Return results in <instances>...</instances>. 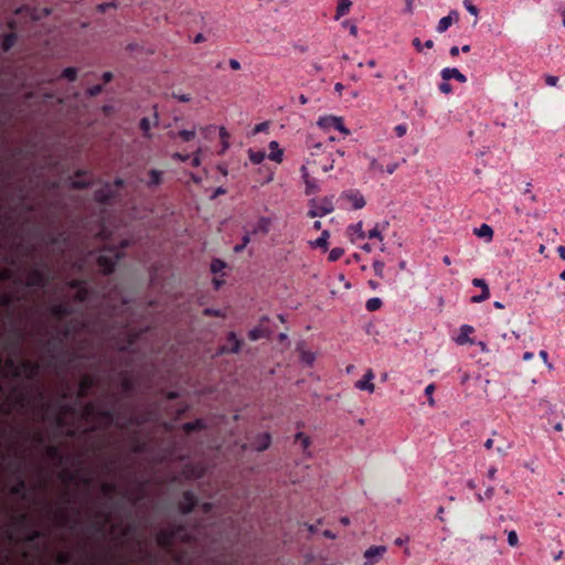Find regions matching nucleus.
Segmentation results:
<instances>
[{"instance_id":"1","label":"nucleus","mask_w":565,"mask_h":565,"mask_svg":"<svg viewBox=\"0 0 565 565\" xmlns=\"http://www.w3.org/2000/svg\"><path fill=\"white\" fill-rule=\"evenodd\" d=\"M38 372V366L25 360H13L8 359L6 365H2V359L0 358V375H21L26 373L28 376H34Z\"/></svg>"},{"instance_id":"2","label":"nucleus","mask_w":565,"mask_h":565,"mask_svg":"<svg viewBox=\"0 0 565 565\" xmlns=\"http://www.w3.org/2000/svg\"><path fill=\"white\" fill-rule=\"evenodd\" d=\"M121 257L120 253L116 248H103L97 257L98 266L105 274L111 273L115 265Z\"/></svg>"},{"instance_id":"3","label":"nucleus","mask_w":565,"mask_h":565,"mask_svg":"<svg viewBox=\"0 0 565 565\" xmlns=\"http://www.w3.org/2000/svg\"><path fill=\"white\" fill-rule=\"evenodd\" d=\"M334 210L332 198H323L319 203L311 201V209L308 211L310 217L324 216Z\"/></svg>"},{"instance_id":"4","label":"nucleus","mask_w":565,"mask_h":565,"mask_svg":"<svg viewBox=\"0 0 565 565\" xmlns=\"http://www.w3.org/2000/svg\"><path fill=\"white\" fill-rule=\"evenodd\" d=\"M317 124L323 129L334 128L345 136L350 135V130L343 125L342 117L324 116L319 118Z\"/></svg>"},{"instance_id":"5","label":"nucleus","mask_w":565,"mask_h":565,"mask_svg":"<svg viewBox=\"0 0 565 565\" xmlns=\"http://www.w3.org/2000/svg\"><path fill=\"white\" fill-rule=\"evenodd\" d=\"M385 553L386 546L384 545H373L369 547L363 554L364 565H374L383 557Z\"/></svg>"},{"instance_id":"6","label":"nucleus","mask_w":565,"mask_h":565,"mask_svg":"<svg viewBox=\"0 0 565 565\" xmlns=\"http://www.w3.org/2000/svg\"><path fill=\"white\" fill-rule=\"evenodd\" d=\"M268 320L269 318L267 316L262 317L259 326L248 332V338L252 341H257L262 338H269L273 334L274 331L264 326V322Z\"/></svg>"},{"instance_id":"7","label":"nucleus","mask_w":565,"mask_h":565,"mask_svg":"<svg viewBox=\"0 0 565 565\" xmlns=\"http://www.w3.org/2000/svg\"><path fill=\"white\" fill-rule=\"evenodd\" d=\"M374 373L371 369H369L365 374L363 375V379L359 380L355 383V387L361 391H366L369 393H373L375 390V385L373 384L374 380Z\"/></svg>"},{"instance_id":"8","label":"nucleus","mask_w":565,"mask_h":565,"mask_svg":"<svg viewBox=\"0 0 565 565\" xmlns=\"http://www.w3.org/2000/svg\"><path fill=\"white\" fill-rule=\"evenodd\" d=\"M459 14L456 10H451L447 17H444L439 20L437 25V32L444 33L446 32L452 23L458 22Z\"/></svg>"},{"instance_id":"9","label":"nucleus","mask_w":565,"mask_h":565,"mask_svg":"<svg viewBox=\"0 0 565 565\" xmlns=\"http://www.w3.org/2000/svg\"><path fill=\"white\" fill-rule=\"evenodd\" d=\"M473 332V327L469 324H462L459 330V334L456 338V343L459 345L463 344H473V340L470 338V334Z\"/></svg>"},{"instance_id":"10","label":"nucleus","mask_w":565,"mask_h":565,"mask_svg":"<svg viewBox=\"0 0 565 565\" xmlns=\"http://www.w3.org/2000/svg\"><path fill=\"white\" fill-rule=\"evenodd\" d=\"M441 77L444 81H449L451 78L457 79L460 83H466L467 77L456 67H446L441 71Z\"/></svg>"},{"instance_id":"11","label":"nucleus","mask_w":565,"mask_h":565,"mask_svg":"<svg viewBox=\"0 0 565 565\" xmlns=\"http://www.w3.org/2000/svg\"><path fill=\"white\" fill-rule=\"evenodd\" d=\"M270 225H271V220L269 217L262 216L258 218L257 223L253 227L252 233L266 235L270 230Z\"/></svg>"},{"instance_id":"12","label":"nucleus","mask_w":565,"mask_h":565,"mask_svg":"<svg viewBox=\"0 0 565 565\" xmlns=\"http://www.w3.org/2000/svg\"><path fill=\"white\" fill-rule=\"evenodd\" d=\"M158 124H159V116L157 113H154V115H153V120H151L147 117H143L140 120V129L142 130L143 136L147 138H150L151 137V134H150L151 127L157 126Z\"/></svg>"},{"instance_id":"13","label":"nucleus","mask_w":565,"mask_h":565,"mask_svg":"<svg viewBox=\"0 0 565 565\" xmlns=\"http://www.w3.org/2000/svg\"><path fill=\"white\" fill-rule=\"evenodd\" d=\"M342 196L349 200L355 210H360L365 206V200L359 192H347L343 193Z\"/></svg>"},{"instance_id":"14","label":"nucleus","mask_w":565,"mask_h":565,"mask_svg":"<svg viewBox=\"0 0 565 565\" xmlns=\"http://www.w3.org/2000/svg\"><path fill=\"white\" fill-rule=\"evenodd\" d=\"M228 342L232 344L230 349L222 348L220 350V353L231 352V353H238L241 351L242 341L237 338L235 332H230L227 335Z\"/></svg>"},{"instance_id":"15","label":"nucleus","mask_w":565,"mask_h":565,"mask_svg":"<svg viewBox=\"0 0 565 565\" xmlns=\"http://www.w3.org/2000/svg\"><path fill=\"white\" fill-rule=\"evenodd\" d=\"M269 154L268 158L277 163H280L284 158V151L280 149L279 143L276 140L269 142Z\"/></svg>"},{"instance_id":"16","label":"nucleus","mask_w":565,"mask_h":565,"mask_svg":"<svg viewBox=\"0 0 565 565\" xmlns=\"http://www.w3.org/2000/svg\"><path fill=\"white\" fill-rule=\"evenodd\" d=\"M475 235L480 238H484L487 242H491L493 237V230L488 224H482L480 227L473 230Z\"/></svg>"},{"instance_id":"17","label":"nucleus","mask_w":565,"mask_h":565,"mask_svg":"<svg viewBox=\"0 0 565 565\" xmlns=\"http://www.w3.org/2000/svg\"><path fill=\"white\" fill-rule=\"evenodd\" d=\"M196 501L194 495L191 492H185L183 495V501L181 503V509L183 513H189L195 507Z\"/></svg>"},{"instance_id":"18","label":"nucleus","mask_w":565,"mask_h":565,"mask_svg":"<svg viewBox=\"0 0 565 565\" xmlns=\"http://www.w3.org/2000/svg\"><path fill=\"white\" fill-rule=\"evenodd\" d=\"M45 282V277L40 270H34L29 277H28V285L29 286H43Z\"/></svg>"},{"instance_id":"19","label":"nucleus","mask_w":565,"mask_h":565,"mask_svg":"<svg viewBox=\"0 0 565 565\" xmlns=\"http://www.w3.org/2000/svg\"><path fill=\"white\" fill-rule=\"evenodd\" d=\"M511 447H512V445L508 440H505L504 438H500L499 440H497L495 452L500 457H504V456H507V454L511 449Z\"/></svg>"},{"instance_id":"20","label":"nucleus","mask_w":565,"mask_h":565,"mask_svg":"<svg viewBox=\"0 0 565 565\" xmlns=\"http://www.w3.org/2000/svg\"><path fill=\"white\" fill-rule=\"evenodd\" d=\"M175 533L173 532H161L158 537L157 542L162 547H169Z\"/></svg>"},{"instance_id":"21","label":"nucleus","mask_w":565,"mask_h":565,"mask_svg":"<svg viewBox=\"0 0 565 565\" xmlns=\"http://www.w3.org/2000/svg\"><path fill=\"white\" fill-rule=\"evenodd\" d=\"M113 196V190L109 185H106L95 193V199L99 202H106Z\"/></svg>"},{"instance_id":"22","label":"nucleus","mask_w":565,"mask_h":565,"mask_svg":"<svg viewBox=\"0 0 565 565\" xmlns=\"http://www.w3.org/2000/svg\"><path fill=\"white\" fill-rule=\"evenodd\" d=\"M72 287L77 290V299L84 301L87 298V290L83 281L74 280Z\"/></svg>"},{"instance_id":"23","label":"nucleus","mask_w":565,"mask_h":565,"mask_svg":"<svg viewBox=\"0 0 565 565\" xmlns=\"http://www.w3.org/2000/svg\"><path fill=\"white\" fill-rule=\"evenodd\" d=\"M352 6V0H340L337 7V15L335 18L339 19L340 17L347 14L350 10V7Z\"/></svg>"},{"instance_id":"24","label":"nucleus","mask_w":565,"mask_h":565,"mask_svg":"<svg viewBox=\"0 0 565 565\" xmlns=\"http://www.w3.org/2000/svg\"><path fill=\"white\" fill-rule=\"evenodd\" d=\"M329 236H330L329 231L324 230V231L321 233L320 237H318L316 241L311 242V245H312L313 247H321V248L327 249V247H328V238H329Z\"/></svg>"},{"instance_id":"25","label":"nucleus","mask_w":565,"mask_h":565,"mask_svg":"<svg viewBox=\"0 0 565 565\" xmlns=\"http://www.w3.org/2000/svg\"><path fill=\"white\" fill-rule=\"evenodd\" d=\"M162 180V172L156 169L150 170L149 172V186H157L161 183Z\"/></svg>"},{"instance_id":"26","label":"nucleus","mask_w":565,"mask_h":565,"mask_svg":"<svg viewBox=\"0 0 565 565\" xmlns=\"http://www.w3.org/2000/svg\"><path fill=\"white\" fill-rule=\"evenodd\" d=\"M11 493L15 495H21L22 498L25 497V482L23 479H19L12 487H11Z\"/></svg>"},{"instance_id":"27","label":"nucleus","mask_w":565,"mask_h":565,"mask_svg":"<svg viewBox=\"0 0 565 565\" xmlns=\"http://www.w3.org/2000/svg\"><path fill=\"white\" fill-rule=\"evenodd\" d=\"M248 157L254 164H259L264 161L266 153L264 151L248 150Z\"/></svg>"},{"instance_id":"28","label":"nucleus","mask_w":565,"mask_h":565,"mask_svg":"<svg viewBox=\"0 0 565 565\" xmlns=\"http://www.w3.org/2000/svg\"><path fill=\"white\" fill-rule=\"evenodd\" d=\"M270 445V435L264 434L259 437V443L255 446L258 451L265 450Z\"/></svg>"},{"instance_id":"29","label":"nucleus","mask_w":565,"mask_h":565,"mask_svg":"<svg viewBox=\"0 0 565 565\" xmlns=\"http://www.w3.org/2000/svg\"><path fill=\"white\" fill-rule=\"evenodd\" d=\"M324 148V145L322 142H311L308 143V150L310 152L311 157L318 156Z\"/></svg>"},{"instance_id":"30","label":"nucleus","mask_w":565,"mask_h":565,"mask_svg":"<svg viewBox=\"0 0 565 565\" xmlns=\"http://www.w3.org/2000/svg\"><path fill=\"white\" fill-rule=\"evenodd\" d=\"M62 77L71 81V82H74L77 77V68L75 67H66L65 70H63L62 72Z\"/></svg>"},{"instance_id":"31","label":"nucleus","mask_w":565,"mask_h":565,"mask_svg":"<svg viewBox=\"0 0 565 565\" xmlns=\"http://www.w3.org/2000/svg\"><path fill=\"white\" fill-rule=\"evenodd\" d=\"M382 306V300L380 298H371L366 301V309L369 311H375Z\"/></svg>"},{"instance_id":"32","label":"nucleus","mask_w":565,"mask_h":565,"mask_svg":"<svg viewBox=\"0 0 565 565\" xmlns=\"http://www.w3.org/2000/svg\"><path fill=\"white\" fill-rule=\"evenodd\" d=\"M370 170L376 173L384 172V166L375 158H371L370 160Z\"/></svg>"},{"instance_id":"33","label":"nucleus","mask_w":565,"mask_h":565,"mask_svg":"<svg viewBox=\"0 0 565 565\" xmlns=\"http://www.w3.org/2000/svg\"><path fill=\"white\" fill-rule=\"evenodd\" d=\"M93 382L88 376H84L79 384V394L84 396L87 390L92 386Z\"/></svg>"},{"instance_id":"34","label":"nucleus","mask_w":565,"mask_h":565,"mask_svg":"<svg viewBox=\"0 0 565 565\" xmlns=\"http://www.w3.org/2000/svg\"><path fill=\"white\" fill-rule=\"evenodd\" d=\"M67 312V307L64 305H55L52 307V313L54 317L61 319Z\"/></svg>"},{"instance_id":"35","label":"nucleus","mask_w":565,"mask_h":565,"mask_svg":"<svg viewBox=\"0 0 565 565\" xmlns=\"http://www.w3.org/2000/svg\"><path fill=\"white\" fill-rule=\"evenodd\" d=\"M493 494H494V488L489 487V488H487V490L484 491L483 494L477 493L476 497L479 502H482L484 500H490L493 497Z\"/></svg>"},{"instance_id":"36","label":"nucleus","mask_w":565,"mask_h":565,"mask_svg":"<svg viewBox=\"0 0 565 565\" xmlns=\"http://www.w3.org/2000/svg\"><path fill=\"white\" fill-rule=\"evenodd\" d=\"M351 228L356 234L358 238L364 239L366 237L365 232L363 231V224L362 222H358L356 224L352 225Z\"/></svg>"},{"instance_id":"37","label":"nucleus","mask_w":565,"mask_h":565,"mask_svg":"<svg viewBox=\"0 0 565 565\" xmlns=\"http://www.w3.org/2000/svg\"><path fill=\"white\" fill-rule=\"evenodd\" d=\"M344 254V249L341 247L332 248L329 253V260L335 262Z\"/></svg>"},{"instance_id":"38","label":"nucleus","mask_w":565,"mask_h":565,"mask_svg":"<svg viewBox=\"0 0 565 565\" xmlns=\"http://www.w3.org/2000/svg\"><path fill=\"white\" fill-rule=\"evenodd\" d=\"M15 42L14 34H7L3 39L2 46L4 51H8Z\"/></svg>"},{"instance_id":"39","label":"nucleus","mask_w":565,"mask_h":565,"mask_svg":"<svg viewBox=\"0 0 565 565\" xmlns=\"http://www.w3.org/2000/svg\"><path fill=\"white\" fill-rule=\"evenodd\" d=\"M463 7L466 8V10L475 15V17H478L479 14V10L478 8L471 2V0H463Z\"/></svg>"},{"instance_id":"40","label":"nucleus","mask_w":565,"mask_h":565,"mask_svg":"<svg viewBox=\"0 0 565 565\" xmlns=\"http://www.w3.org/2000/svg\"><path fill=\"white\" fill-rule=\"evenodd\" d=\"M195 135H196V132L194 129H192V130L184 129L179 132V136L182 138L183 141H190V140L194 139Z\"/></svg>"},{"instance_id":"41","label":"nucleus","mask_w":565,"mask_h":565,"mask_svg":"<svg viewBox=\"0 0 565 565\" xmlns=\"http://www.w3.org/2000/svg\"><path fill=\"white\" fill-rule=\"evenodd\" d=\"M201 427H203V424H202V420H200V419L195 420V422H189L183 425V429L185 431H192V430H194L196 428H201Z\"/></svg>"},{"instance_id":"42","label":"nucleus","mask_w":565,"mask_h":565,"mask_svg":"<svg viewBox=\"0 0 565 565\" xmlns=\"http://www.w3.org/2000/svg\"><path fill=\"white\" fill-rule=\"evenodd\" d=\"M508 544L512 547H515L519 545V537L515 531H509L508 532Z\"/></svg>"},{"instance_id":"43","label":"nucleus","mask_w":565,"mask_h":565,"mask_svg":"<svg viewBox=\"0 0 565 565\" xmlns=\"http://www.w3.org/2000/svg\"><path fill=\"white\" fill-rule=\"evenodd\" d=\"M434 391H435V385H434V384H429V385H427V386H426V388H425V394H426V396L428 397V404H429L430 406H435V399H434V397H433V393H434Z\"/></svg>"},{"instance_id":"44","label":"nucleus","mask_w":565,"mask_h":565,"mask_svg":"<svg viewBox=\"0 0 565 565\" xmlns=\"http://www.w3.org/2000/svg\"><path fill=\"white\" fill-rule=\"evenodd\" d=\"M490 297V290H481L480 295L471 297L472 302H481Z\"/></svg>"},{"instance_id":"45","label":"nucleus","mask_w":565,"mask_h":565,"mask_svg":"<svg viewBox=\"0 0 565 565\" xmlns=\"http://www.w3.org/2000/svg\"><path fill=\"white\" fill-rule=\"evenodd\" d=\"M301 360H302L305 363H307V364H309V365H310V364H312V363H313V361L316 360V355H315V353H312V352L305 351V352H302V354H301Z\"/></svg>"},{"instance_id":"46","label":"nucleus","mask_w":565,"mask_h":565,"mask_svg":"<svg viewBox=\"0 0 565 565\" xmlns=\"http://www.w3.org/2000/svg\"><path fill=\"white\" fill-rule=\"evenodd\" d=\"M373 268H374L376 276L382 278L383 274H384V263L380 262V260H375L373 263Z\"/></svg>"},{"instance_id":"47","label":"nucleus","mask_w":565,"mask_h":565,"mask_svg":"<svg viewBox=\"0 0 565 565\" xmlns=\"http://www.w3.org/2000/svg\"><path fill=\"white\" fill-rule=\"evenodd\" d=\"M366 237H369V238H376L380 242L383 241L382 232H380L377 230V227H375V226L367 232Z\"/></svg>"},{"instance_id":"48","label":"nucleus","mask_w":565,"mask_h":565,"mask_svg":"<svg viewBox=\"0 0 565 565\" xmlns=\"http://www.w3.org/2000/svg\"><path fill=\"white\" fill-rule=\"evenodd\" d=\"M296 439L301 441L302 447L306 449L310 445V439L303 433H297Z\"/></svg>"},{"instance_id":"49","label":"nucleus","mask_w":565,"mask_h":565,"mask_svg":"<svg viewBox=\"0 0 565 565\" xmlns=\"http://www.w3.org/2000/svg\"><path fill=\"white\" fill-rule=\"evenodd\" d=\"M305 183H306V188H307V189H306V192H307L308 194H309V193H313V192H317V191H318V185L316 184V182H315V181H312V180H310V179H309V180L305 181Z\"/></svg>"},{"instance_id":"50","label":"nucleus","mask_w":565,"mask_h":565,"mask_svg":"<svg viewBox=\"0 0 565 565\" xmlns=\"http://www.w3.org/2000/svg\"><path fill=\"white\" fill-rule=\"evenodd\" d=\"M269 127V124L267 121L260 122L256 125L253 129V135H257L259 132L266 131Z\"/></svg>"},{"instance_id":"51","label":"nucleus","mask_w":565,"mask_h":565,"mask_svg":"<svg viewBox=\"0 0 565 565\" xmlns=\"http://www.w3.org/2000/svg\"><path fill=\"white\" fill-rule=\"evenodd\" d=\"M201 153H202V148L199 147L198 150L194 152L193 158H192V166L193 167H199L201 164Z\"/></svg>"},{"instance_id":"52","label":"nucleus","mask_w":565,"mask_h":565,"mask_svg":"<svg viewBox=\"0 0 565 565\" xmlns=\"http://www.w3.org/2000/svg\"><path fill=\"white\" fill-rule=\"evenodd\" d=\"M472 285H473V286H476V287L481 288V290H489V287H488V285H487V282H486V280H484V279H481V278H475V279L472 280Z\"/></svg>"},{"instance_id":"53","label":"nucleus","mask_w":565,"mask_h":565,"mask_svg":"<svg viewBox=\"0 0 565 565\" xmlns=\"http://www.w3.org/2000/svg\"><path fill=\"white\" fill-rule=\"evenodd\" d=\"M342 24L343 26L349 28L350 34H352L353 36L358 35V26L354 23H350V21L347 20Z\"/></svg>"},{"instance_id":"54","label":"nucleus","mask_w":565,"mask_h":565,"mask_svg":"<svg viewBox=\"0 0 565 565\" xmlns=\"http://www.w3.org/2000/svg\"><path fill=\"white\" fill-rule=\"evenodd\" d=\"M398 162L393 161L386 164V168H384V171H386L388 174H393L396 169L398 168Z\"/></svg>"},{"instance_id":"55","label":"nucleus","mask_w":565,"mask_h":565,"mask_svg":"<svg viewBox=\"0 0 565 565\" xmlns=\"http://www.w3.org/2000/svg\"><path fill=\"white\" fill-rule=\"evenodd\" d=\"M439 89L441 93L444 94H449L451 93V85L448 83V81H444L440 85H439Z\"/></svg>"},{"instance_id":"56","label":"nucleus","mask_w":565,"mask_h":565,"mask_svg":"<svg viewBox=\"0 0 565 565\" xmlns=\"http://www.w3.org/2000/svg\"><path fill=\"white\" fill-rule=\"evenodd\" d=\"M203 312H204L205 316H217V317L223 316L221 310L213 309V308H206V309H204Z\"/></svg>"},{"instance_id":"57","label":"nucleus","mask_w":565,"mask_h":565,"mask_svg":"<svg viewBox=\"0 0 565 565\" xmlns=\"http://www.w3.org/2000/svg\"><path fill=\"white\" fill-rule=\"evenodd\" d=\"M115 4L113 2H106V3H100L97 6V10L99 12H106L109 8H114Z\"/></svg>"},{"instance_id":"58","label":"nucleus","mask_w":565,"mask_h":565,"mask_svg":"<svg viewBox=\"0 0 565 565\" xmlns=\"http://www.w3.org/2000/svg\"><path fill=\"white\" fill-rule=\"evenodd\" d=\"M102 89H103L102 85H95V86H92L90 88H88L87 93L90 96H96L102 92Z\"/></svg>"},{"instance_id":"59","label":"nucleus","mask_w":565,"mask_h":565,"mask_svg":"<svg viewBox=\"0 0 565 565\" xmlns=\"http://www.w3.org/2000/svg\"><path fill=\"white\" fill-rule=\"evenodd\" d=\"M172 96H173V98H175V99H178L179 102H182V103H188V102L191 100V97L188 94H181V95L173 94Z\"/></svg>"},{"instance_id":"60","label":"nucleus","mask_w":565,"mask_h":565,"mask_svg":"<svg viewBox=\"0 0 565 565\" xmlns=\"http://www.w3.org/2000/svg\"><path fill=\"white\" fill-rule=\"evenodd\" d=\"M558 82V78L556 76H553V75H547L546 78H545V83L548 85V86H555Z\"/></svg>"},{"instance_id":"61","label":"nucleus","mask_w":565,"mask_h":565,"mask_svg":"<svg viewBox=\"0 0 565 565\" xmlns=\"http://www.w3.org/2000/svg\"><path fill=\"white\" fill-rule=\"evenodd\" d=\"M388 225H390L388 221H383V222L376 223L374 226L377 227V230L383 233L388 228Z\"/></svg>"},{"instance_id":"62","label":"nucleus","mask_w":565,"mask_h":565,"mask_svg":"<svg viewBox=\"0 0 565 565\" xmlns=\"http://www.w3.org/2000/svg\"><path fill=\"white\" fill-rule=\"evenodd\" d=\"M395 132L397 137H403L406 134V126L405 125H397L395 127Z\"/></svg>"},{"instance_id":"63","label":"nucleus","mask_w":565,"mask_h":565,"mask_svg":"<svg viewBox=\"0 0 565 565\" xmlns=\"http://www.w3.org/2000/svg\"><path fill=\"white\" fill-rule=\"evenodd\" d=\"M334 161H335V160L332 158V159H331V161H330L329 163L321 164V170H322L323 172H328V171L332 170V169H333V167H334Z\"/></svg>"},{"instance_id":"64","label":"nucleus","mask_w":565,"mask_h":565,"mask_svg":"<svg viewBox=\"0 0 565 565\" xmlns=\"http://www.w3.org/2000/svg\"><path fill=\"white\" fill-rule=\"evenodd\" d=\"M223 266H224V263H222L221 260H215L212 263V271L216 273L221 268H223Z\"/></svg>"}]
</instances>
